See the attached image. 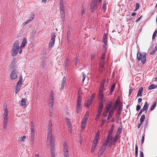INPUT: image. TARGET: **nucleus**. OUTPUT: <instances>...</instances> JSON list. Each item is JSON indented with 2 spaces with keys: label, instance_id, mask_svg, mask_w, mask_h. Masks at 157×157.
<instances>
[{
  "label": "nucleus",
  "instance_id": "obj_1",
  "mask_svg": "<svg viewBox=\"0 0 157 157\" xmlns=\"http://www.w3.org/2000/svg\"><path fill=\"white\" fill-rule=\"evenodd\" d=\"M47 132V142L50 143L51 147V157H55L54 139L52 136V124L50 121L49 122Z\"/></svg>",
  "mask_w": 157,
  "mask_h": 157
},
{
  "label": "nucleus",
  "instance_id": "obj_2",
  "mask_svg": "<svg viewBox=\"0 0 157 157\" xmlns=\"http://www.w3.org/2000/svg\"><path fill=\"white\" fill-rule=\"evenodd\" d=\"M19 50V42L18 41L16 40L13 46L11 52L12 56L13 57L15 56L17 54Z\"/></svg>",
  "mask_w": 157,
  "mask_h": 157
},
{
  "label": "nucleus",
  "instance_id": "obj_3",
  "mask_svg": "<svg viewBox=\"0 0 157 157\" xmlns=\"http://www.w3.org/2000/svg\"><path fill=\"white\" fill-rule=\"evenodd\" d=\"M102 0H92L91 2L90 10L92 12H94L98 8V6L101 3Z\"/></svg>",
  "mask_w": 157,
  "mask_h": 157
},
{
  "label": "nucleus",
  "instance_id": "obj_4",
  "mask_svg": "<svg viewBox=\"0 0 157 157\" xmlns=\"http://www.w3.org/2000/svg\"><path fill=\"white\" fill-rule=\"evenodd\" d=\"M146 53L144 52L142 53L138 52L137 54V59L138 61L141 60L143 64H144L146 61Z\"/></svg>",
  "mask_w": 157,
  "mask_h": 157
},
{
  "label": "nucleus",
  "instance_id": "obj_5",
  "mask_svg": "<svg viewBox=\"0 0 157 157\" xmlns=\"http://www.w3.org/2000/svg\"><path fill=\"white\" fill-rule=\"evenodd\" d=\"M100 132L99 131H98L96 134L95 136L93 141L92 144V148H91V152H93L94 151L96 147V146L97 145L98 143V141L99 137V136Z\"/></svg>",
  "mask_w": 157,
  "mask_h": 157
},
{
  "label": "nucleus",
  "instance_id": "obj_6",
  "mask_svg": "<svg viewBox=\"0 0 157 157\" xmlns=\"http://www.w3.org/2000/svg\"><path fill=\"white\" fill-rule=\"evenodd\" d=\"M113 130L114 129L113 128L111 129L110 131L109 132L106 140L109 141V147L111 146L113 143V138H112V135L113 133Z\"/></svg>",
  "mask_w": 157,
  "mask_h": 157
},
{
  "label": "nucleus",
  "instance_id": "obj_7",
  "mask_svg": "<svg viewBox=\"0 0 157 157\" xmlns=\"http://www.w3.org/2000/svg\"><path fill=\"white\" fill-rule=\"evenodd\" d=\"M54 103V95L52 91L50 93L49 99L48 102V105L50 108L52 109Z\"/></svg>",
  "mask_w": 157,
  "mask_h": 157
},
{
  "label": "nucleus",
  "instance_id": "obj_8",
  "mask_svg": "<svg viewBox=\"0 0 157 157\" xmlns=\"http://www.w3.org/2000/svg\"><path fill=\"white\" fill-rule=\"evenodd\" d=\"M10 77L11 80H15L17 78V74L16 68H13L12 70L10 73Z\"/></svg>",
  "mask_w": 157,
  "mask_h": 157
},
{
  "label": "nucleus",
  "instance_id": "obj_9",
  "mask_svg": "<svg viewBox=\"0 0 157 157\" xmlns=\"http://www.w3.org/2000/svg\"><path fill=\"white\" fill-rule=\"evenodd\" d=\"M63 151L64 157H69L68 146L66 142L63 144Z\"/></svg>",
  "mask_w": 157,
  "mask_h": 157
},
{
  "label": "nucleus",
  "instance_id": "obj_10",
  "mask_svg": "<svg viewBox=\"0 0 157 157\" xmlns=\"http://www.w3.org/2000/svg\"><path fill=\"white\" fill-rule=\"evenodd\" d=\"M51 36L52 37L49 44V46L50 48L54 46L55 42V38L56 36L55 33L52 34Z\"/></svg>",
  "mask_w": 157,
  "mask_h": 157
},
{
  "label": "nucleus",
  "instance_id": "obj_11",
  "mask_svg": "<svg viewBox=\"0 0 157 157\" xmlns=\"http://www.w3.org/2000/svg\"><path fill=\"white\" fill-rule=\"evenodd\" d=\"M34 126L33 124V123L31 122V140H33L35 136V130L34 128Z\"/></svg>",
  "mask_w": 157,
  "mask_h": 157
},
{
  "label": "nucleus",
  "instance_id": "obj_12",
  "mask_svg": "<svg viewBox=\"0 0 157 157\" xmlns=\"http://www.w3.org/2000/svg\"><path fill=\"white\" fill-rule=\"evenodd\" d=\"M108 142H109V141L106 140L105 141V142L102 144L101 147L100 149L101 151H104L106 148V147L107 146Z\"/></svg>",
  "mask_w": 157,
  "mask_h": 157
},
{
  "label": "nucleus",
  "instance_id": "obj_13",
  "mask_svg": "<svg viewBox=\"0 0 157 157\" xmlns=\"http://www.w3.org/2000/svg\"><path fill=\"white\" fill-rule=\"evenodd\" d=\"M120 135V132H117L116 133L115 137L113 139V143L112 144H113V145H115V144H116L118 138V137Z\"/></svg>",
  "mask_w": 157,
  "mask_h": 157
},
{
  "label": "nucleus",
  "instance_id": "obj_14",
  "mask_svg": "<svg viewBox=\"0 0 157 157\" xmlns=\"http://www.w3.org/2000/svg\"><path fill=\"white\" fill-rule=\"evenodd\" d=\"M82 100V97L80 94H78V98L77 101V105L78 106L81 105V102Z\"/></svg>",
  "mask_w": 157,
  "mask_h": 157
},
{
  "label": "nucleus",
  "instance_id": "obj_15",
  "mask_svg": "<svg viewBox=\"0 0 157 157\" xmlns=\"http://www.w3.org/2000/svg\"><path fill=\"white\" fill-rule=\"evenodd\" d=\"M148 104H147V102H146L143 108L141 109V111H145V113H146L148 109Z\"/></svg>",
  "mask_w": 157,
  "mask_h": 157
},
{
  "label": "nucleus",
  "instance_id": "obj_16",
  "mask_svg": "<svg viewBox=\"0 0 157 157\" xmlns=\"http://www.w3.org/2000/svg\"><path fill=\"white\" fill-rule=\"evenodd\" d=\"M100 106L99 107L98 113H101V111L103 108V103L102 102L99 103Z\"/></svg>",
  "mask_w": 157,
  "mask_h": 157
},
{
  "label": "nucleus",
  "instance_id": "obj_17",
  "mask_svg": "<svg viewBox=\"0 0 157 157\" xmlns=\"http://www.w3.org/2000/svg\"><path fill=\"white\" fill-rule=\"evenodd\" d=\"M66 84V78L65 77H64L61 82V87L60 89H63L64 86Z\"/></svg>",
  "mask_w": 157,
  "mask_h": 157
},
{
  "label": "nucleus",
  "instance_id": "obj_18",
  "mask_svg": "<svg viewBox=\"0 0 157 157\" xmlns=\"http://www.w3.org/2000/svg\"><path fill=\"white\" fill-rule=\"evenodd\" d=\"M115 110V109L112 108L111 110H110L109 112V114L108 117V120H109L110 118L112 117Z\"/></svg>",
  "mask_w": 157,
  "mask_h": 157
},
{
  "label": "nucleus",
  "instance_id": "obj_19",
  "mask_svg": "<svg viewBox=\"0 0 157 157\" xmlns=\"http://www.w3.org/2000/svg\"><path fill=\"white\" fill-rule=\"evenodd\" d=\"M98 98L100 101V102L104 103L105 101V99L103 97V95L98 96Z\"/></svg>",
  "mask_w": 157,
  "mask_h": 157
},
{
  "label": "nucleus",
  "instance_id": "obj_20",
  "mask_svg": "<svg viewBox=\"0 0 157 157\" xmlns=\"http://www.w3.org/2000/svg\"><path fill=\"white\" fill-rule=\"evenodd\" d=\"M27 43V40L26 38H25L23 39L22 42L21 43V44L20 46V47H24L25 45Z\"/></svg>",
  "mask_w": 157,
  "mask_h": 157
},
{
  "label": "nucleus",
  "instance_id": "obj_21",
  "mask_svg": "<svg viewBox=\"0 0 157 157\" xmlns=\"http://www.w3.org/2000/svg\"><path fill=\"white\" fill-rule=\"evenodd\" d=\"M143 90V87H140L137 93V97H138L139 96L140 97H141L142 95V92Z\"/></svg>",
  "mask_w": 157,
  "mask_h": 157
},
{
  "label": "nucleus",
  "instance_id": "obj_22",
  "mask_svg": "<svg viewBox=\"0 0 157 157\" xmlns=\"http://www.w3.org/2000/svg\"><path fill=\"white\" fill-rule=\"evenodd\" d=\"M8 120V118H4L3 127L5 129H6L7 128V124Z\"/></svg>",
  "mask_w": 157,
  "mask_h": 157
},
{
  "label": "nucleus",
  "instance_id": "obj_23",
  "mask_svg": "<svg viewBox=\"0 0 157 157\" xmlns=\"http://www.w3.org/2000/svg\"><path fill=\"white\" fill-rule=\"evenodd\" d=\"M26 100L25 98H22L21 101V105L22 106H24L25 105L26 101Z\"/></svg>",
  "mask_w": 157,
  "mask_h": 157
},
{
  "label": "nucleus",
  "instance_id": "obj_24",
  "mask_svg": "<svg viewBox=\"0 0 157 157\" xmlns=\"http://www.w3.org/2000/svg\"><path fill=\"white\" fill-rule=\"evenodd\" d=\"M8 114V111L7 108H6L4 110V118H8L7 116Z\"/></svg>",
  "mask_w": 157,
  "mask_h": 157
},
{
  "label": "nucleus",
  "instance_id": "obj_25",
  "mask_svg": "<svg viewBox=\"0 0 157 157\" xmlns=\"http://www.w3.org/2000/svg\"><path fill=\"white\" fill-rule=\"evenodd\" d=\"M119 98H118L116 100L115 104L114 105V108H113V109H114L115 110L117 108L118 105L119 104Z\"/></svg>",
  "mask_w": 157,
  "mask_h": 157
},
{
  "label": "nucleus",
  "instance_id": "obj_26",
  "mask_svg": "<svg viewBox=\"0 0 157 157\" xmlns=\"http://www.w3.org/2000/svg\"><path fill=\"white\" fill-rule=\"evenodd\" d=\"M145 116L144 115H142L140 119V121L141 124H143L145 119Z\"/></svg>",
  "mask_w": 157,
  "mask_h": 157
},
{
  "label": "nucleus",
  "instance_id": "obj_27",
  "mask_svg": "<svg viewBox=\"0 0 157 157\" xmlns=\"http://www.w3.org/2000/svg\"><path fill=\"white\" fill-rule=\"evenodd\" d=\"M92 101L90 100L89 99L87 101V102L85 103V105L87 106V107L88 108L90 105V104L92 102Z\"/></svg>",
  "mask_w": 157,
  "mask_h": 157
},
{
  "label": "nucleus",
  "instance_id": "obj_28",
  "mask_svg": "<svg viewBox=\"0 0 157 157\" xmlns=\"http://www.w3.org/2000/svg\"><path fill=\"white\" fill-rule=\"evenodd\" d=\"M60 13L61 14V18L62 21H63L64 20L65 17V14L64 13V11H61Z\"/></svg>",
  "mask_w": 157,
  "mask_h": 157
},
{
  "label": "nucleus",
  "instance_id": "obj_29",
  "mask_svg": "<svg viewBox=\"0 0 157 157\" xmlns=\"http://www.w3.org/2000/svg\"><path fill=\"white\" fill-rule=\"evenodd\" d=\"M35 15L32 12L30 13V16L29 17V21H32L33 20L34 18Z\"/></svg>",
  "mask_w": 157,
  "mask_h": 157
},
{
  "label": "nucleus",
  "instance_id": "obj_30",
  "mask_svg": "<svg viewBox=\"0 0 157 157\" xmlns=\"http://www.w3.org/2000/svg\"><path fill=\"white\" fill-rule=\"evenodd\" d=\"M157 87V86L154 85V84H152L149 86L148 88V89L149 90H152L154 89L155 88Z\"/></svg>",
  "mask_w": 157,
  "mask_h": 157
},
{
  "label": "nucleus",
  "instance_id": "obj_31",
  "mask_svg": "<svg viewBox=\"0 0 157 157\" xmlns=\"http://www.w3.org/2000/svg\"><path fill=\"white\" fill-rule=\"evenodd\" d=\"M21 87L19 86H17V85L16 86V87H15V93L16 94H17V93L19 92V91L20 90V88Z\"/></svg>",
  "mask_w": 157,
  "mask_h": 157
},
{
  "label": "nucleus",
  "instance_id": "obj_32",
  "mask_svg": "<svg viewBox=\"0 0 157 157\" xmlns=\"http://www.w3.org/2000/svg\"><path fill=\"white\" fill-rule=\"evenodd\" d=\"M103 41L104 43H107V36L106 33H105L103 37Z\"/></svg>",
  "mask_w": 157,
  "mask_h": 157
},
{
  "label": "nucleus",
  "instance_id": "obj_33",
  "mask_svg": "<svg viewBox=\"0 0 157 157\" xmlns=\"http://www.w3.org/2000/svg\"><path fill=\"white\" fill-rule=\"evenodd\" d=\"M23 79H19V80L18 81V82L17 83V86H21V85L22 83V82Z\"/></svg>",
  "mask_w": 157,
  "mask_h": 157
},
{
  "label": "nucleus",
  "instance_id": "obj_34",
  "mask_svg": "<svg viewBox=\"0 0 157 157\" xmlns=\"http://www.w3.org/2000/svg\"><path fill=\"white\" fill-rule=\"evenodd\" d=\"M115 84H113L111 86V89L110 90V93H112L114 91V88L115 87Z\"/></svg>",
  "mask_w": 157,
  "mask_h": 157
},
{
  "label": "nucleus",
  "instance_id": "obj_35",
  "mask_svg": "<svg viewBox=\"0 0 157 157\" xmlns=\"http://www.w3.org/2000/svg\"><path fill=\"white\" fill-rule=\"evenodd\" d=\"M122 105H119V109H118L117 112L121 113V109H122Z\"/></svg>",
  "mask_w": 157,
  "mask_h": 157
},
{
  "label": "nucleus",
  "instance_id": "obj_36",
  "mask_svg": "<svg viewBox=\"0 0 157 157\" xmlns=\"http://www.w3.org/2000/svg\"><path fill=\"white\" fill-rule=\"evenodd\" d=\"M156 103L155 102L154 104H153L152 106H151V107L150 108V110L151 111H152L156 107Z\"/></svg>",
  "mask_w": 157,
  "mask_h": 157
},
{
  "label": "nucleus",
  "instance_id": "obj_37",
  "mask_svg": "<svg viewBox=\"0 0 157 157\" xmlns=\"http://www.w3.org/2000/svg\"><path fill=\"white\" fill-rule=\"evenodd\" d=\"M59 7H60V11H64V9L63 4H59Z\"/></svg>",
  "mask_w": 157,
  "mask_h": 157
},
{
  "label": "nucleus",
  "instance_id": "obj_38",
  "mask_svg": "<svg viewBox=\"0 0 157 157\" xmlns=\"http://www.w3.org/2000/svg\"><path fill=\"white\" fill-rule=\"evenodd\" d=\"M71 35V33L70 31H68L67 33V41L69 40L70 37Z\"/></svg>",
  "mask_w": 157,
  "mask_h": 157
},
{
  "label": "nucleus",
  "instance_id": "obj_39",
  "mask_svg": "<svg viewBox=\"0 0 157 157\" xmlns=\"http://www.w3.org/2000/svg\"><path fill=\"white\" fill-rule=\"evenodd\" d=\"M85 8L83 7H82L81 8L82 15L83 16L85 13Z\"/></svg>",
  "mask_w": 157,
  "mask_h": 157
},
{
  "label": "nucleus",
  "instance_id": "obj_40",
  "mask_svg": "<svg viewBox=\"0 0 157 157\" xmlns=\"http://www.w3.org/2000/svg\"><path fill=\"white\" fill-rule=\"evenodd\" d=\"M95 55H96V54L95 53H92V54L91 57V61H93V60L94 58Z\"/></svg>",
  "mask_w": 157,
  "mask_h": 157
},
{
  "label": "nucleus",
  "instance_id": "obj_41",
  "mask_svg": "<svg viewBox=\"0 0 157 157\" xmlns=\"http://www.w3.org/2000/svg\"><path fill=\"white\" fill-rule=\"evenodd\" d=\"M75 65L76 66H77V65L78 64V63H79V61L78 60L77 57H76L75 58Z\"/></svg>",
  "mask_w": 157,
  "mask_h": 157
},
{
  "label": "nucleus",
  "instance_id": "obj_42",
  "mask_svg": "<svg viewBox=\"0 0 157 157\" xmlns=\"http://www.w3.org/2000/svg\"><path fill=\"white\" fill-rule=\"evenodd\" d=\"M156 34H157V31L156 30H155L154 33H153V35H152V39H154L156 35Z\"/></svg>",
  "mask_w": 157,
  "mask_h": 157
},
{
  "label": "nucleus",
  "instance_id": "obj_43",
  "mask_svg": "<svg viewBox=\"0 0 157 157\" xmlns=\"http://www.w3.org/2000/svg\"><path fill=\"white\" fill-rule=\"evenodd\" d=\"M100 114H101V113L99 114V113H98V114L97 115L96 117H95V119L97 121H98V120L100 118Z\"/></svg>",
  "mask_w": 157,
  "mask_h": 157
},
{
  "label": "nucleus",
  "instance_id": "obj_44",
  "mask_svg": "<svg viewBox=\"0 0 157 157\" xmlns=\"http://www.w3.org/2000/svg\"><path fill=\"white\" fill-rule=\"evenodd\" d=\"M121 113H118L117 112L116 115V119L118 120L119 119L120 116V114Z\"/></svg>",
  "mask_w": 157,
  "mask_h": 157
},
{
  "label": "nucleus",
  "instance_id": "obj_45",
  "mask_svg": "<svg viewBox=\"0 0 157 157\" xmlns=\"http://www.w3.org/2000/svg\"><path fill=\"white\" fill-rule=\"evenodd\" d=\"M111 104H112V103H110L108 105V106L106 107V109L109 110L110 108L111 107V106H112Z\"/></svg>",
  "mask_w": 157,
  "mask_h": 157
},
{
  "label": "nucleus",
  "instance_id": "obj_46",
  "mask_svg": "<svg viewBox=\"0 0 157 157\" xmlns=\"http://www.w3.org/2000/svg\"><path fill=\"white\" fill-rule=\"evenodd\" d=\"M89 115V113L88 112H87L85 114V115L84 117L83 118H84L86 119H87Z\"/></svg>",
  "mask_w": 157,
  "mask_h": 157
},
{
  "label": "nucleus",
  "instance_id": "obj_47",
  "mask_svg": "<svg viewBox=\"0 0 157 157\" xmlns=\"http://www.w3.org/2000/svg\"><path fill=\"white\" fill-rule=\"evenodd\" d=\"M103 95V90L101 89L99 90V93H98V96H100V95Z\"/></svg>",
  "mask_w": 157,
  "mask_h": 157
},
{
  "label": "nucleus",
  "instance_id": "obj_48",
  "mask_svg": "<svg viewBox=\"0 0 157 157\" xmlns=\"http://www.w3.org/2000/svg\"><path fill=\"white\" fill-rule=\"evenodd\" d=\"M31 21H29V19L26 22H24L23 24V25H26V24H29V22H30Z\"/></svg>",
  "mask_w": 157,
  "mask_h": 157
},
{
  "label": "nucleus",
  "instance_id": "obj_49",
  "mask_svg": "<svg viewBox=\"0 0 157 157\" xmlns=\"http://www.w3.org/2000/svg\"><path fill=\"white\" fill-rule=\"evenodd\" d=\"M140 7V5L139 3H136V8L135 10V11H136V10H137L138 9H139Z\"/></svg>",
  "mask_w": 157,
  "mask_h": 157
},
{
  "label": "nucleus",
  "instance_id": "obj_50",
  "mask_svg": "<svg viewBox=\"0 0 157 157\" xmlns=\"http://www.w3.org/2000/svg\"><path fill=\"white\" fill-rule=\"evenodd\" d=\"M80 105H79L78 106L77 105L76 106V111L77 113H78L80 111Z\"/></svg>",
  "mask_w": 157,
  "mask_h": 157
},
{
  "label": "nucleus",
  "instance_id": "obj_51",
  "mask_svg": "<svg viewBox=\"0 0 157 157\" xmlns=\"http://www.w3.org/2000/svg\"><path fill=\"white\" fill-rule=\"evenodd\" d=\"M81 128L82 130L84 129L85 127V124L84 123H81Z\"/></svg>",
  "mask_w": 157,
  "mask_h": 157
},
{
  "label": "nucleus",
  "instance_id": "obj_52",
  "mask_svg": "<svg viewBox=\"0 0 157 157\" xmlns=\"http://www.w3.org/2000/svg\"><path fill=\"white\" fill-rule=\"evenodd\" d=\"M104 152L103 151H102L100 149V150L99 151V152L98 154V156H99L101 155L103 153V152Z\"/></svg>",
  "mask_w": 157,
  "mask_h": 157
},
{
  "label": "nucleus",
  "instance_id": "obj_53",
  "mask_svg": "<svg viewBox=\"0 0 157 157\" xmlns=\"http://www.w3.org/2000/svg\"><path fill=\"white\" fill-rule=\"evenodd\" d=\"M141 107L140 105H138L136 106V110L137 111L139 110L140 109Z\"/></svg>",
  "mask_w": 157,
  "mask_h": 157
},
{
  "label": "nucleus",
  "instance_id": "obj_54",
  "mask_svg": "<svg viewBox=\"0 0 157 157\" xmlns=\"http://www.w3.org/2000/svg\"><path fill=\"white\" fill-rule=\"evenodd\" d=\"M66 121L67 123V124H69L70 123H71L70 121L68 118H66Z\"/></svg>",
  "mask_w": 157,
  "mask_h": 157
},
{
  "label": "nucleus",
  "instance_id": "obj_55",
  "mask_svg": "<svg viewBox=\"0 0 157 157\" xmlns=\"http://www.w3.org/2000/svg\"><path fill=\"white\" fill-rule=\"evenodd\" d=\"M86 78V75L83 73H82V81L83 82L84 80Z\"/></svg>",
  "mask_w": 157,
  "mask_h": 157
},
{
  "label": "nucleus",
  "instance_id": "obj_56",
  "mask_svg": "<svg viewBox=\"0 0 157 157\" xmlns=\"http://www.w3.org/2000/svg\"><path fill=\"white\" fill-rule=\"evenodd\" d=\"M45 62L43 61L41 63V66L43 68L45 67Z\"/></svg>",
  "mask_w": 157,
  "mask_h": 157
},
{
  "label": "nucleus",
  "instance_id": "obj_57",
  "mask_svg": "<svg viewBox=\"0 0 157 157\" xmlns=\"http://www.w3.org/2000/svg\"><path fill=\"white\" fill-rule=\"evenodd\" d=\"M105 53L103 54L102 55L101 59L105 60Z\"/></svg>",
  "mask_w": 157,
  "mask_h": 157
},
{
  "label": "nucleus",
  "instance_id": "obj_58",
  "mask_svg": "<svg viewBox=\"0 0 157 157\" xmlns=\"http://www.w3.org/2000/svg\"><path fill=\"white\" fill-rule=\"evenodd\" d=\"M87 120V119H86L84 118H83V119H82V123L85 124Z\"/></svg>",
  "mask_w": 157,
  "mask_h": 157
},
{
  "label": "nucleus",
  "instance_id": "obj_59",
  "mask_svg": "<svg viewBox=\"0 0 157 157\" xmlns=\"http://www.w3.org/2000/svg\"><path fill=\"white\" fill-rule=\"evenodd\" d=\"M121 128L120 127H119L117 129V132H120V134L121 133Z\"/></svg>",
  "mask_w": 157,
  "mask_h": 157
},
{
  "label": "nucleus",
  "instance_id": "obj_60",
  "mask_svg": "<svg viewBox=\"0 0 157 157\" xmlns=\"http://www.w3.org/2000/svg\"><path fill=\"white\" fill-rule=\"evenodd\" d=\"M104 64L102 63H100V67L103 68L104 67Z\"/></svg>",
  "mask_w": 157,
  "mask_h": 157
},
{
  "label": "nucleus",
  "instance_id": "obj_61",
  "mask_svg": "<svg viewBox=\"0 0 157 157\" xmlns=\"http://www.w3.org/2000/svg\"><path fill=\"white\" fill-rule=\"evenodd\" d=\"M144 136H143L142 138V140H141V143L142 144H143V143H144Z\"/></svg>",
  "mask_w": 157,
  "mask_h": 157
},
{
  "label": "nucleus",
  "instance_id": "obj_62",
  "mask_svg": "<svg viewBox=\"0 0 157 157\" xmlns=\"http://www.w3.org/2000/svg\"><path fill=\"white\" fill-rule=\"evenodd\" d=\"M156 51L155 50H152L151 52L150 53V54L151 55H153L154 54L155 52Z\"/></svg>",
  "mask_w": 157,
  "mask_h": 157
},
{
  "label": "nucleus",
  "instance_id": "obj_63",
  "mask_svg": "<svg viewBox=\"0 0 157 157\" xmlns=\"http://www.w3.org/2000/svg\"><path fill=\"white\" fill-rule=\"evenodd\" d=\"M133 90V88H132L129 89V95H130L131 94V93L132 91Z\"/></svg>",
  "mask_w": 157,
  "mask_h": 157
},
{
  "label": "nucleus",
  "instance_id": "obj_64",
  "mask_svg": "<svg viewBox=\"0 0 157 157\" xmlns=\"http://www.w3.org/2000/svg\"><path fill=\"white\" fill-rule=\"evenodd\" d=\"M140 157H144V154L142 151H140Z\"/></svg>",
  "mask_w": 157,
  "mask_h": 157
}]
</instances>
